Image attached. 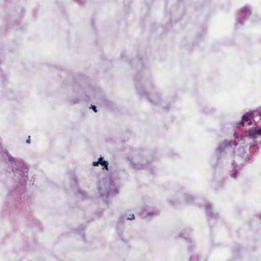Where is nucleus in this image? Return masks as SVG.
Wrapping results in <instances>:
<instances>
[{"mask_svg":"<svg viewBox=\"0 0 261 261\" xmlns=\"http://www.w3.org/2000/svg\"><path fill=\"white\" fill-rule=\"evenodd\" d=\"M256 133L257 135H261V128H258L256 129Z\"/></svg>","mask_w":261,"mask_h":261,"instance_id":"obj_13","label":"nucleus"},{"mask_svg":"<svg viewBox=\"0 0 261 261\" xmlns=\"http://www.w3.org/2000/svg\"><path fill=\"white\" fill-rule=\"evenodd\" d=\"M99 162L98 161H95L92 163V165L94 166H97L99 164Z\"/></svg>","mask_w":261,"mask_h":261,"instance_id":"obj_16","label":"nucleus"},{"mask_svg":"<svg viewBox=\"0 0 261 261\" xmlns=\"http://www.w3.org/2000/svg\"><path fill=\"white\" fill-rule=\"evenodd\" d=\"M135 219V216L134 214L130 215L129 217L127 218V220H132Z\"/></svg>","mask_w":261,"mask_h":261,"instance_id":"obj_11","label":"nucleus"},{"mask_svg":"<svg viewBox=\"0 0 261 261\" xmlns=\"http://www.w3.org/2000/svg\"><path fill=\"white\" fill-rule=\"evenodd\" d=\"M26 143L28 144L30 143V137H29V139L26 141Z\"/></svg>","mask_w":261,"mask_h":261,"instance_id":"obj_18","label":"nucleus"},{"mask_svg":"<svg viewBox=\"0 0 261 261\" xmlns=\"http://www.w3.org/2000/svg\"><path fill=\"white\" fill-rule=\"evenodd\" d=\"M186 232H185V233H182V234L180 235V237L185 236H186Z\"/></svg>","mask_w":261,"mask_h":261,"instance_id":"obj_20","label":"nucleus"},{"mask_svg":"<svg viewBox=\"0 0 261 261\" xmlns=\"http://www.w3.org/2000/svg\"><path fill=\"white\" fill-rule=\"evenodd\" d=\"M103 160V158L102 157H100L99 158V159H98V162H99V164L101 162H102Z\"/></svg>","mask_w":261,"mask_h":261,"instance_id":"obj_17","label":"nucleus"},{"mask_svg":"<svg viewBox=\"0 0 261 261\" xmlns=\"http://www.w3.org/2000/svg\"><path fill=\"white\" fill-rule=\"evenodd\" d=\"M15 192H18V193H19V190H18V189H16V190H15Z\"/></svg>","mask_w":261,"mask_h":261,"instance_id":"obj_21","label":"nucleus"},{"mask_svg":"<svg viewBox=\"0 0 261 261\" xmlns=\"http://www.w3.org/2000/svg\"><path fill=\"white\" fill-rule=\"evenodd\" d=\"M252 116L251 113H247L245 114L242 117V119L240 124L242 125H244L245 122H248V125H250L251 123V119L252 118Z\"/></svg>","mask_w":261,"mask_h":261,"instance_id":"obj_4","label":"nucleus"},{"mask_svg":"<svg viewBox=\"0 0 261 261\" xmlns=\"http://www.w3.org/2000/svg\"><path fill=\"white\" fill-rule=\"evenodd\" d=\"M195 200L194 197L190 194H185L182 197V202L186 204L193 203Z\"/></svg>","mask_w":261,"mask_h":261,"instance_id":"obj_3","label":"nucleus"},{"mask_svg":"<svg viewBox=\"0 0 261 261\" xmlns=\"http://www.w3.org/2000/svg\"><path fill=\"white\" fill-rule=\"evenodd\" d=\"M125 219V217L124 216H121L119 218V221L121 222H123Z\"/></svg>","mask_w":261,"mask_h":261,"instance_id":"obj_15","label":"nucleus"},{"mask_svg":"<svg viewBox=\"0 0 261 261\" xmlns=\"http://www.w3.org/2000/svg\"><path fill=\"white\" fill-rule=\"evenodd\" d=\"M151 99H149L150 101L152 103H156L159 99L158 95L155 94L152 96Z\"/></svg>","mask_w":261,"mask_h":261,"instance_id":"obj_7","label":"nucleus"},{"mask_svg":"<svg viewBox=\"0 0 261 261\" xmlns=\"http://www.w3.org/2000/svg\"><path fill=\"white\" fill-rule=\"evenodd\" d=\"M168 201L170 203V204L173 206H176L178 203L177 201H173L171 199H169Z\"/></svg>","mask_w":261,"mask_h":261,"instance_id":"obj_9","label":"nucleus"},{"mask_svg":"<svg viewBox=\"0 0 261 261\" xmlns=\"http://www.w3.org/2000/svg\"><path fill=\"white\" fill-rule=\"evenodd\" d=\"M131 166L135 169H143L147 168V165L144 163V160L138 155H135L133 158H128Z\"/></svg>","mask_w":261,"mask_h":261,"instance_id":"obj_2","label":"nucleus"},{"mask_svg":"<svg viewBox=\"0 0 261 261\" xmlns=\"http://www.w3.org/2000/svg\"><path fill=\"white\" fill-rule=\"evenodd\" d=\"M80 193L82 195L83 197L85 196L84 193L83 192H80Z\"/></svg>","mask_w":261,"mask_h":261,"instance_id":"obj_19","label":"nucleus"},{"mask_svg":"<svg viewBox=\"0 0 261 261\" xmlns=\"http://www.w3.org/2000/svg\"><path fill=\"white\" fill-rule=\"evenodd\" d=\"M204 208L205 212L207 216L211 218L212 217V212H211V204L210 203H206L204 205Z\"/></svg>","mask_w":261,"mask_h":261,"instance_id":"obj_5","label":"nucleus"},{"mask_svg":"<svg viewBox=\"0 0 261 261\" xmlns=\"http://www.w3.org/2000/svg\"><path fill=\"white\" fill-rule=\"evenodd\" d=\"M101 165V166H104L102 169H106L107 170H108V163L107 161H105V160H103L102 162H101L100 163H99Z\"/></svg>","mask_w":261,"mask_h":261,"instance_id":"obj_8","label":"nucleus"},{"mask_svg":"<svg viewBox=\"0 0 261 261\" xmlns=\"http://www.w3.org/2000/svg\"><path fill=\"white\" fill-rule=\"evenodd\" d=\"M159 214V212L158 211H151L148 213V214L146 216H142L143 218H149L152 216H156Z\"/></svg>","mask_w":261,"mask_h":261,"instance_id":"obj_6","label":"nucleus"},{"mask_svg":"<svg viewBox=\"0 0 261 261\" xmlns=\"http://www.w3.org/2000/svg\"><path fill=\"white\" fill-rule=\"evenodd\" d=\"M186 238V240L187 241V242L189 243H192L193 244V245L195 244V242H193L190 238H187V237H185Z\"/></svg>","mask_w":261,"mask_h":261,"instance_id":"obj_12","label":"nucleus"},{"mask_svg":"<svg viewBox=\"0 0 261 261\" xmlns=\"http://www.w3.org/2000/svg\"><path fill=\"white\" fill-rule=\"evenodd\" d=\"M241 12H242V13H249V12L247 8H243V9H242Z\"/></svg>","mask_w":261,"mask_h":261,"instance_id":"obj_10","label":"nucleus"},{"mask_svg":"<svg viewBox=\"0 0 261 261\" xmlns=\"http://www.w3.org/2000/svg\"><path fill=\"white\" fill-rule=\"evenodd\" d=\"M98 191L100 197L103 200H106L109 197L115 195L118 193L117 189L110 178L102 179L99 181Z\"/></svg>","mask_w":261,"mask_h":261,"instance_id":"obj_1","label":"nucleus"},{"mask_svg":"<svg viewBox=\"0 0 261 261\" xmlns=\"http://www.w3.org/2000/svg\"><path fill=\"white\" fill-rule=\"evenodd\" d=\"M90 108H92L95 112H97L96 107L94 105H91Z\"/></svg>","mask_w":261,"mask_h":261,"instance_id":"obj_14","label":"nucleus"}]
</instances>
